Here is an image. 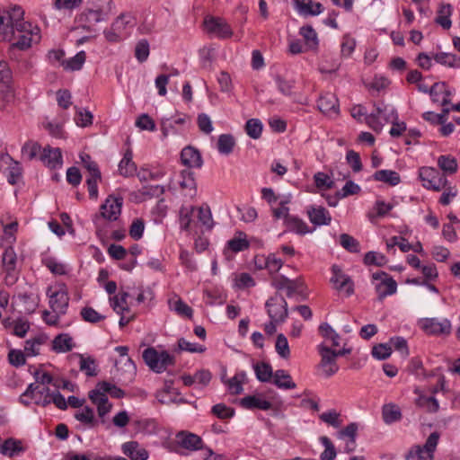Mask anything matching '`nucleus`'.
<instances>
[{
	"label": "nucleus",
	"mask_w": 460,
	"mask_h": 460,
	"mask_svg": "<svg viewBox=\"0 0 460 460\" xmlns=\"http://www.w3.org/2000/svg\"><path fill=\"white\" fill-rule=\"evenodd\" d=\"M145 363L155 373L164 372L167 367L175 365V358L168 351L158 352L154 347H148L143 351Z\"/></svg>",
	"instance_id": "obj_1"
},
{
	"label": "nucleus",
	"mask_w": 460,
	"mask_h": 460,
	"mask_svg": "<svg viewBox=\"0 0 460 460\" xmlns=\"http://www.w3.org/2000/svg\"><path fill=\"white\" fill-rule=\"evenodd\" d=\"M80 159L83 166L88 171L89 177L86 179L89 198L96 199L98 198V181L102 179V173L96 162L92 160L89 154H80Z\"/></svg>",
	"instance_id": "obj_2"
},
{
	"label": "nucleus",
	"mask_w": 460,
	"mask_h": 460,
	"mask_svg": "<svg viewBox=\"0 0 460 460\" xmlns=\"http://www.w3.org/2000/svg\"><path fill=\"white\" fill-rule=\"evenodd\" d=\"M419 178L425 189L434 191L441 190L448 182L446 175L440 174L434 167L423 166L420 168Z\"/></svg>",
	"instance_id": "obj_3"
},
{
	"label": "nucleus",
	"mask_w": 460,
	"mask_h": 460,
	"mask_svg": "<svg viewBox=\"0 0 460 460\" xmlns=\"http://www.w3.org/2000/svg\"><path fill=\"white\" fill-rule=\"evenodd\" d=\"M265 307L271 320L284 323L288 317V303L283 296L278 292L266 301Z\"/></svg>",
	"instance_id": "obj_4"
},
{
	"label": "nucleus",
	"mask_w": 460,
	"mask_h": 460,
	"mask_svg": "<svg viewBox=\"0 0 460 460\" xmlns=\"http://www.w3.org/2000/svg\"><path fill=\"white\" fill-rule=\"evenodd\" d=\"M373 280H380L376 284L375 289L379 301H383L387 296H391L397 291V282L383 270L376 271L372 274Z\"/></svg>",
	"instance_id": "obj_5"
},
{
	"label": "nucleus",
	"mask_w": 460,
	"mask_h": 460,
	"mask_svg": "<svg viewBox=\"0 0 460 460\" xmlns=\"http://www.w3.org/2000/svg\"><path fill=\"white\" fill-rule=\"evenodd\" d=\"M203 24L208 33L215 34L222 40L230 39L234 34L231 26L221 17L206 16Z\"/></svg>",
	"instance_id": "obj_6"
},
{
	"label": "nucleus",
	"mask_w": 460,
	"mask_h": 460,
	"mask_svg": "<svg viewBox=\"0 0 460 460\" xmlns=\"http://www.w3.org/2000/svg\"><path fill=\"white\" fill-rule=\"evenodd\" d=\"M318 352L321 355V361L319 367L323 371L325 377H331L339 371V366L336 362V357L334 355V349L320 344L318 346Z\"/></svg>",
	"instance_id": "obj_7"
},
{
	"label": "nucleus",
	"mask_w": 460,
	"mask_h": 460,
	"mask_svg": "<svg viewBox=\"0 0 460 460\" xmlns=\"http://www.w3.org/2000/svg\"><path fill=\"white\" fill-rule=\"evenodd\" d=\"M123 199L109 196L100 207V216L109 221H116L121 214Z\"/></svg>",
	"instance_id": "obj_8"
},
{
	"label": "nucleus",
	"mask_w": 460,
	"mask_h": 460,
	"mask_svg": "<svg viewBox=\"0 0 460 460\" xmlns=\"http://www.w3.org/2000/svg\"><path fill=\"white\" fill-rule=\"evenodd\" d=\"M51 288H48L47 294L49 296V306L55 313L65 314L68 307L69 296L65 284L54 293L49 295Z\"/></svg>",
	"instance_id": "obj_9"
},
{
	"label": "nucleus",
	"mask_w": 460,
	"mask_h": 460,
	"mask_svg": "<svg viewBox=\"0 0 460 460\" xmlns=\"http://www.w3.org/2000/svg\"><path fill=\"white\" fill-rule=\"evenodd\" d=\"M421 329L429 335H448L451 332V323L447 319L439 322L436 318H424L420 321Z\"/></svg>",
	"instance_id": "obj_10"
},
{
	"label": "nucleus",
	"mask_w": 460,
	"mask_h": 460,
	"mask_svg": "<svg viewBox=\"0 0 460 460\" xmlns=\"http://www.w3.org/2000/svg\"><path fill=\"white\" fill-rule=\"evenodd\" d=\"M176 443L180 447L189 451L205 448L201 437L187 430H181L176 434Z\"/></svg>",
	"instance_id": "obj_11"
},
{
	"label": "nucleus",
	"mask_w": 460,
	"mask_h": 460,
	"mask_svg": "<svg viewBox=\"0 0 460 460\" xmlns=\"http://www.w3.org/2000/svg\"><path fill=\"white\" fill-rule=\"evenodd\" d=\"M358 429V424L356 422H351L336 433V436L339 439H347L344 447V452L347 454L352 453L356 448Z\"/></svg>",
	"instance_id": "obj_12"
},
{
	"label": "nucleus",
	"mask_w": 460,
	"mask_h": 460,
	"mask_svg": "<svg viewBox=\"0 0 460 460\" xmlns=\"http://www.w3.org/2000/svg\"><path fill=\"white\" fill-rule=\"evenodd\" d=\"M40 159L47 167L52 170L60 168L63 164L61 149L58 147L45 146L40 153Z\"/></svg>",
	"instance_id": "obj_13"
},
{
	"label": "nucleus",
	"mask_w": 460,
	"mask_h": 460,
	"mask_svg": "<svg viewBox=\"0 0 460 460\" xmlns=\"http://www.w3.org/2000/svg\"><path fill=\"white\" fill-rule=\"evenodd\" d=\"M181 161L189 169L200 168L203 164L200 152L191 146H188L181 150Z\"/></svg>",
	"instance_id": "obj_14"
},
{
	"label": "nucleus",
	"mask_w": 460,
	"mask_h": 460,
	"mask_svg": "<svg viewBox=\"0 0 460 460\" xmlns=\"http://www.w3.org/2000/svg\"><path fill=\"white\" fill-rule=\"evenodd\" d=\"M317 107L323 114L336 115L340 112V103L338 98L331 93L321 95L317 101Z\"/></svg>",
	"instance_id": "obj_15"
},
{
	"label": "nucleus",
	"mask_w": 460,
	"mask_h": 460,
	"mask_svg": "<svg viewBox=\"0 0 460 460\" xmlns=\"http://www.w3.org/2000/svg\"><path fill=\"white\" fill-rule=\"evenodd\" d=\"M309 220L314 226H328L331 224L332 217L329 211L322 207H310L307 209Z\"/></svg>",
	"instance_id": "obj_16"
},
{
	"label": "nucleus",
	"mask_w": 460,
	"mask_h": 460,
	"mask_svg": "<svg viewBox=\"0 0 460 460\" xmlns=\"http://www.w3.org/2000/svg\"><path fill=\"white\" fill-rule=\"evenodd\" d=\"M240 406L247 410H262L268 411L272 408V403L270 401L262 399L257 395H247L240 399Z\"/></svg>",
	"instance_id": "obj_17"
},
{
	"label": "nucleus",
	"mask_w": 460,
	"mask_h": 460,
	"mask_svg": "<svg viewBox=\"0 0 460 460\" xmlns=\"http://www.w3.org/2000/svg\"><path fill=\"white\" fill-rule=\"evenodd\" d=\"M1 161L11 164L8 168L7 181L11 185H15L22 175L23 169L21 164L14 161L8 154L3 155Z\"/></svg>",
	"instance_id": "obj_18"
},
{
	"label": "nucleus",
	"mask_w": 460,
	"mask_h": 460,
	"mask_svg": "<svg viewBox=\"0 0 460 460\" xmlns=\"http://www.w3.org/2000/svg\"><path fill=\"white\" fill-rule=\"evenodd\" d=\"M119 172L123 177H131L135 175L137 172V164L133 162V153L130 148L126 150L123 158L119 162Z\"/></svg>",
	"instance_id": "obj_19"
},
{
	"label": "nucleus",
	"mask_w": 460,
	"mask_h": 460,
	"mask_svg": "<svg viewBox=\"0 0 460 460\" xmlns=\"http://www.w3.org/2000/svg\"><path fill=\"white\" fill-rule=\"evenodd\" d=\"M138 446L137 441H128L122 445L121 449L131 460H147L148 452L144 448L137 449Z\"/></svg>",
	"instance_id": "obj_20"
},
{
	"label": "nucleus",
	"mask_w": 460,
	"mask_h": 460,
	"mask_svg": "<svg viewBox=\"0 0 460 460\" xmlns=\"http://www.w3.org/2000/svg\"><path fill=\"white\" fill-rule=\"evenodd\" d=\"M74 347L73 338L68 333L58 334L52 341V349L58 353L69 352Z\"/></svg>",
	"instance_id": "obj_21"
},
{
	"label": "nucleus",
	"mask_w": 460,
	"mask_h": 460,
	"mask_svg": "<svg viewBox=\"0 0 460 460\" xmlns=\"http://www.w3.org/2000/svg\"><path fill=\"white\" fill-rule=\"evenodd\" d=\"M295 5L304 15H318L323 10L321 3L313 4L312 0H295Z\"/></svg>",
	"instance_id": "obj_22"
},
{
	"label": "nucleus",
	"mask_w": 460,
	"mask_h": 460,
	"mask_svg": "<svg viewBox=\"0 0 460 460\" xmlns=\"http://www.w3.org/2000/svg\"><path fill=\"white\" fill-rule=\"evenodd\" d=\"M25 448L22 447V441L13 438L5 439L0 447V452L4 456L13 457L23 452Z\"/></svg>",
	"instance_id": "obj_23"
},
{
	"label": "nucleus",
	"mask_w": 460,
	"mask_h": 460,
	"mask_svg": "<svg viewBox=\"0 0 460 460\" xmlns=\"http://www.w3.org/2000/svg\"><path fill=\"white\" fill-rule=\"evenodd\" d=\"M164 193V187L162 185H146L136 194L137 202H142L147 199L159 198Z\"/></svg>",
	"instance_id": "obj_24"
},
{
	"label": "nucleus",
	"mask_w": 460,
	"mask_h": 460,
	"mask_svg": "<svg viewBox=\"0 0 460 460\" xmlns=\"http://www.w3.org/2000/svg\"><path fill=\"white\" fill-rule=\"evenodd\" d=\"M13 74L6 61H0V84L6 88L5 98L13 95L12 91Z\"/></svg>",
	"instance_id": "obj_25"
},
{
	"label": "nucleus",
	"mask_w": 460,
	"mask_h": 460,
	"mask_svg": "<svg viewBox=\"0 0 460 460\" xmlns=\"http://www.w3.org/2000/svg\"><path fill=\"white\" fill-rule=\"evenodd\" d=\"M372 177L375 181L387 183L390 186H396L401 182L400 174L392 170L376 171Z\"/></svg>",
	"instance_id": "obj_26"
},
{
	"label": "nucleus",
	"mask_w": 460,
	"mask_h": 460,
	"mask_svg": "<svg viewBox=\"0 0 460 460\" xmlns=\"http://www.w3.org/2000/svg\"><path fill=\"white\" fill-rule=\"evenodd\" d=\"M273 384L280 389H294L296 387L291 376L284 369H278L274 372Z\"/></svg>",
	"instance_id": "obj_27"
},
{
	"label": "nucleus",
	"mask_w": 460,
	"mask_h": 460,
	"mask_svg": "<svg viewBox=\"0 0 460 460\" xmlns=\"http://www.w3.org/2000/svg\"><path fill=\"white\" fill-rule=\"evenodd\" d=\"M252 367L255 372V376L260 382L267 383L274 378V373L272 370V367L270 363L267 362H257L252 365Z\"/></svg>",
	"instance_id": "obj_28"
},
{
	"label": "nucleus",
	"mask_w": 460,
	"mask_h": 460,
	"mask_svg": "<svg viewBox=\"0 0 460 460\" xmlns=\"http://www.w3.org/2000/svg\"><path fill=\"white\" fill-rule=\"evenodd\" d=\"M433 59L445 66L451 68L460 67V57L453 53L438 52L432 55Z\"/></svg>",
	"instance_id": "obj_29"
},
{
	"label": "nucleus",
	"mask_w": 460,
	"mask_h": 460,
	"mask_svg": "<svg viewBox=\"0 0 460 460\" xmlns=\"http://www.w3.org/2000/svg\"><path fill=\"white\" fill-rule=\"evenodd\" d=\"M438 166L444 174H454L458 170V164L456 159L451 155H443L438 158Z\"/></svg>",
	"instance_id": "obj_30"
},
{
	"label": "nucleus",
	"mask_w": 460,
	"mask_h": 460,
	"mask_svg": "<svg viewBox=\"0 0 460 460\" xmlns=\"http://www.w3.org/2000/svg\"><path fill=\"white\" fill-rule=\"evenodd\" d=\"M382 417L385 423L392 424L401 420L402 415L399 406L394 403H389L383 406Z\"/></svg>",
	"instance_id": "obj_31"
},
{
	"label": "nucleus",
	"mask_w": 460,
	"mask_h": 460,
	"mask_svg": "<svg viewBox=\"0 0 460 460\" xmlns=\"http://www.w3.org/2000/svg\"><path fill=\"white\" fill-rule=\"evenodd\" d=\"M288 231L295 232L298 234H305L310 232L308 226L299 217L294 216H287L284 223Z\"/></svg>",
	"instance_id": "obj_32"
},
{
	"label": "nucleus",
	"mask_w": 460,
	"mask_h": 460,
	"mask_svg": "<svg viewBox=\"0 0 460 460\" xmlns=\"http://www.w3.org/2000/svg\"><path fill=\"white\" fill-rule=\"evenodd\" d=\"M17 255L13 246H8L2 256V267L4 270L16 271Z\"/></svg>",
	"instance_id": "obj_33"
},
{
	"label": "nucleus",
	"mask_w": 460,
	"mask_h": 460,
	"mask_svg": "<svg viewBox=\"0 0 460 460\" xmlns=\"http://www.w3.org/2000/svg\"><path fill=\"white\" fill-rule=\"evenodd\" d=\"M86 60V54L84 50L79 51L75 56L62 63V67L67 71L80 70Z\"/></svg>",
	"instance_id": "obj_34"
},
{
	"label": "nucleus",
	"mask_w": 460,
	"mask_h": 460,
	"mask_svg": "<svg viewBox=\"0 0 460 460\" xmlns=\"http://www.w3.org/2000/svg\"><path fill=\"white\" fill-rule=\"evenodd\" d=\"M235 146L234 137L230 134H222L218 137L217 150L220 154L230 155Z\"/></svg>",
	"instance_id": "obj_35"
},
{
	"label": "nucleus",
	"mask_w": 460,
	"mask_h": 460,
	"mask_svg": "<svg viewBox=\"0 0 460 460\" xmlns=\"http://www.w3.org/2000/svg\"><path fill=\"white\" fill-rule=\"evenodd\" d=\"M387 261L388 259L385 255L374 251L367 252L363 258V263L366 266L374 265L376 267H383L387 263Z\"/></svg>",
	"instance_id": "obj_36"
},
{
	"label": "nucleus",
	"mask_w": 460,
	"mask_h": 460,
	"mask_svg": "<svg viewBox=\"0 0 460 460\" xmlns=\"http://www.w3.org/2000/svg\"><path fill=\"white\" fill-rule=\"evenodd\" d=\"M75 419L90 428L95 427L98 423L94 417L93 409L89 406H85L83 411L76 412Z\"/></svg>",
	"instance_id": "obj_37"
},
{
	"label": "nucleus",
	"mask_w": 460,
	"mask_h": 460,
	"mask_svg": "<svg viewBox=\"0 0 460 460\" xmlns=\"http://www.w3.org/2000/svg\"><path fill=\"white\" fill-rule=\"evenodd\" d=\"M299 34L305 39L306 45L311 49L318 46L317 33L311 25H305L300 28Z\"/></svg>",
	"instance_id": "obj_38"
},
{
	"label": "nucleus",
	"mask_w": 460,
	"mask_h": 460,
	"mask_svg": "<svg viewBox=\"0 0 460 460\" xmlns=\"http://www.w3.org/2000/svg\"><path fill=\"white\" fill-rule=\"evenodd\" d=\"M416 405L426 408L428 412L435 413L439 410V403L434 396L420 395L416 399Z\"/></svg>",
	"instance_id": "obj_39"
},
{
	"label": "nucleus",
	"mask_w": 460,
	"mask_h": 460,
	"mask_svg": "<svg viewBox=\"0 0 460 460\" xmlns=\"http://www.w3.org/2000/svg\"><path fill=\"white\" fill-rule=\"evenodd\" d=\"M319 440L325 448L324 451L320 455V459L334 460L337 456V452L332 440L326 436L320 437Z\"/></svg>",
	"instance_id": "obj_40"
},
{
	"label": "nucleus",
	"mask_w": 460,
	"mask_h": 460,
	"mask_svg": "<svg viewBox=\"0 0 460 460\" xmlns=\"http://www.w3.org/2000/svg\"><path fill=\"white\" fill-rule=\"evenodd\" d=\"M341 245L349 252L358 253L360 252L359 242L349 234L340 235Z\"/></svg>",
	"instance_id": "obj_41"
},
{
	"label": "nucleus",
	"mask_w": 460,
	"mask_h": 460,
	"mask_svg": "<svg viewBox=\"0 0 460 460\" xmlns=\"http://www.w3.org/2000/svg\"><path fill=\"white\" fill-rule=\"evenodd\" d=\"M246 134L253 138L258 139L261 137L262 133V123L258 119H250L245 124Z\"/></svg>",
	"instance_id": "obj_42"
},
{
	"label": "nucleus",
	"mask_w": 460,
	"mask_h": 460,
	"mask_svg": "<svg viewBox=\"0 0 460 460\" xmlns=\"http://www.w3.org/2000/svg\"><path fill=\"white\" fill-rule=\"evenodd\" d=\"M211 413L220 420H226L233 418L235 411L225 403H217L212 406Z\"/></svg>",
	"instance_id": "obj_43"
},
{
	"label": "nucleus",
	"mask_w": 460,
	"mask_h": 460,
	"mask_svg": "<svg viewBox=\"0 0 460 460\" xmlns=\"http://www.w3.org/2000/svg\"><path fill=\"white\" fill-rule=\"evenodd\" d=\"M10 19L9 16H5L4 13L0 11V40H12L13 27Z\"/></svg>",
	"instance_id": "obj_44"
},
{
	"label": "nucleus",
	"mask_w": 460,
	"mask_h": 460,
	"mask_svg": "<svg viewBox=\"0 0 460 460\" xmlns=\"http://www.w3.org/2000/svg\"><path fill=\"white\" fill-rule=\"evenodd\" d=\"M239 234L243 235V237H234L227 242V248L234 252H239L247 250L250 247V243L246 239L245 234L239 232Z\"/></svg>",
	"instance_id": "obj_45"
},
{
	"label": "nucleus",
	"mask_w": 460,
	"mask_h": 460,
	"mask_svg": "<svg viewBox=\"0 0 460 460\" xmlns=\"http://www.w3.org/2000/svg\"><path fill=\"white\" fill-rule=\"evenodd\" d=\"M275 349L277 353L284 359L290 357V349L287 337L283 333L277 336Z\"/></svg>",
	"instance_id": "obj_46"
},
{
	"label": "nucleus",
	"mask_w": 460,
	"mask_h": 460,
	"mask_svg": "<svg viewBox=\"0 0 460 460\" xmlns=\"http://www.w3.org/2000/svg\"><path fill=\"white\" fill-rule=\"evenodd\" d=\"M275 82L277 84L279 91L286 95L290 96L293 93V89L295 88V81L294 80H287L280 75H276Z\"/></svg>",
	"instance_id": "obj_47"
},
{
	"label": "nucleus",
	"mask_w": 460,
	"mask_h": 460,
	"mask_svg": "<svg viewBox=\"0 0 460 460\" xmlns=\"http://www.w3.org/2000/svg\"><path fill=\"white\" fill-rule=\"evenodd\" d=\"M341 414L336 410H331L325 412H323L319 418L322 421L327 423L328 425L338 429L342 424V420L340 419Z\"/></svg>",
	"instance_id": "obj_48"
},
{
	"label": "nucleus",
	"mask_w": 460,
	"mask_h": 460,
	"mask_svg": "<svg viewBox=\"0 0 460 460\" xmlns=\"http://www.w3.org/2000/svg\"><path fill=\"white\" fill-rule=\"evenodd\" d=\"M319 332L323 338L330 339L332 342V346L337 347L340 345L339 341L341 337L329 323H321L319 326Z\"/></svg>",
	"instance_id": "obj_49"
},
{
	"label": "nucleus",
	"mask_w": 460,
	"mask_h": 460,
	"mask_svg": "<svg viewBox=\"0 0 460 460\" xmlns=\"http://www.w3.org/2000/svg\"><path fill=\"white\" fill-rule=\"evenodd\" d=\"M97 387H100L102 391L106 392V394H109L111 397L116 399H121L126 394L124 390L107 381L99 382Z\"/></svg>",
	"instance_id": "obj_50"
},
{
	"label": "nucleus",
	"mask_w": 460,
	"mask_h": 460,
	"mask_svg": "<svg viewBox=\"0 0 460 460\" xmlns=\"http://www.w3.org/2000/svg\"><path fill=\"white\" fill-rule=\"evenodd\" d=\"M264 262V268H266L270 274L277 273L282 267L283 261L281 259L276 258L274 254H270L266 259H262ZM260 269H262L261 264L258 265Z\"/></svg>",
	"instance_id": "obj_51"
},
{
	"label": "nucleus",
	"mask_w": 460,
	"mask_h": 460,
	"mask_svg": "<svg viewBox=\"0 0 460 460\" xmlns=\"http://www.w3.org/2000/svg\"><path fill=\"white\" fill-rule=\"evenodd\" d=\"M80 358V370L85 372L87 376H95L97 372L95 371V360L91 358H84L82 354L78 355Z\"/></svg>",
	"instance_id": "obj_52"
},
{
	"label": "nucleus",
	"mask_w": 460,
	"mask_h": 460,
	"mask_svg": "<svg viewBox=\"0 0 460 460\" xmlns=\"http://www.w3.org/2000/svg\"><path fill=\"white\" fill-rule=\"evenodd\" d=\"M80 314L84 321L91 323H96L105 319L104 315L100 314L96 310L90 306L82 308Z\"/></svg>",
	"instance_id": "obj_53"
},
{
	"label": "nucleus",
	"mask_w": 460,
	"mask_h": 460,
	"mask_svg": "<svg viewBox=\"0 0 460 460\" xmlns=\"http://www.w3.org/2000/svg\"><path fill=\"white\" fill-rule=\"evenodd\" d=\"M392 353V347L386 343H379L372 348V356L379 360L386 359Z\"/></svg>",
	"instance_id": "obj_54"
},
{
	"label": "nucleus",
	"mask_w": 460,
	"mask_h": 460,
	"mask_svg": "<svg viewBox=\"0 0 460 460\" xmlns=\"http://www.w3.org/2000/svg\"><path fill=\"white\" fill-rule=\"evenodd\" d=\"M145 230V222L142 218H136L129 226V235L137 241L142 238Z\"/></svg>",
	"instance_id": "obj_55"
},
{
	"label": "nucleus",
	"mask_w": 460,
	"mask_h": 460,
	"mask_svg": "<svg viewBox=\"0 0 460 460\" xmlns=\"http://www.w3.org/2000/svg\"><path fill=\"white\" fill-rule=\"evenodd\" d=\"M31 31L21 34L18 36V40L10 46L9 50L12 51L14 49L26 50L31 48Z\"/></svg>",
	"instance_id": "obj_56"
},
{
	"label": "nucleus",
	"mask_w": 460,
	"mask_h": 460,
	"mask_svg": "<svg viewBox=\"0 0 460 460\" xmlns=\"http://www.w3.org/2000/svg\"><path fill=\"white\" fill-rule=\"evenodd\" d=\"M41 146L37 142H26L22 147V155H26L28 156V160L31 161L37 157V155L40 153Z\"/></svg>",
	"instance_id": "obj_57"
},
{
	"label": "nucleus",
	"mask_w": 460,
	"mask_h": 460,
	"mask_svg": "<svg viewBox=\"0 0 460 460\" xmlns=\"http://www.w3.org/2000/svg\"><path fill=\"white\" fill-rule=\"evenodd\" d=\"M136 126L142 130L155 131L156 129L155 120L146 113L137 119Z\"/></svg>",
	"instance_id": "obj_58"
},
{
	"label": "nucleus",
	"mask_w": 460,
	"mask_h": 460,
	"mask_svg": "<svg viewBox=\"0 0 460 460\" xmlns=\"http://www.w3.org/2000/svg\"><path fill=\"white\" fill-rule=\"evenodd\" d=\"M439 433L435 431V432H432L427 438L424 446H423V448L425 449V451L428 453L429 455V459H433L434 457V452L436 450V447H437V445L438 443V439H439Z\"/></svg>",
	"instance_id": "obj_59"
},
{
	"label": "nucleus",
	"mask_w": 460,
	"mask_h": 460,
	"mask_svg": "<svg viewBox=\"0 0 460 460\" xmlns=\"http://www.w3.org/2000/svg\"><path fill=\"white\" fill-rule=\"evenodd\" d=\"M8 362L15 367H20L25 365L26 358L22 350L13 349L8 353Z\"/></svg>",
	"instance_id": "obj_60"
},
{
	"label": "nucleus",
	"mask_w": 460,
	"mask_h": 460,
	"mask_svg": "<svg viewBox=\"0 0 460 460\" xmlns=\"http://www.w3.org/2000/svg\"><path fill=\"white\" fill-rule=\"evenodd\" d=\"M149 56V43L146 40H141L137 42L135 49V57L139 62H144Z\"/></svg>",
	"instance_id": "obj_61"
},
{
	"label": "nucleus",
	"mask_w": 460,
	"mask_h": 460,
	"mask_svg": "<svg viewBox=\"0 0 460 460\" xmlns=\"http://www.w3.org/2000/svg\"><path fill=\"white\" fill-rule=\"evenodd\" d=\"M346 160L354 172H358L362 170L363 165L360 155L356 151L349 150L346 155Z\"/></svg>",
	"instance_id": "obj_62"
},
{
	"label": "nucleus",
	"mask_w": 460,
	"mask_h": 460,
	"mask_svg": "<svg viewBox=\"0 0 460 460\" xmlns=\"http://www.w3.org/2000/svg\"><path fill=\"white\" fill-rule=\"evenodd\" d=\"M178 347L180 350L189 351L191 353H203L206 350V348L203 345L189 342L184 338H180L178 340Z\"/></svg>",
	"instance_id": "obj_63"
},
{
	"label": "nucleus",
	"mask_w": 460,
	"mask_h": 460,
	"mask_svg": "<svg viewBox=\"0 0 460 460\" xmlns=\"http://www.w3.org/2000/svg\"><path fill=\"white\" fill-rule=\"evenodd\" d=\"M315 186L318 189L330 190L334 187V181H330L329 176L322 172H319L314 176Z\"/></svg>",
	"instance_id": "obj_64"
}]
</instances>
